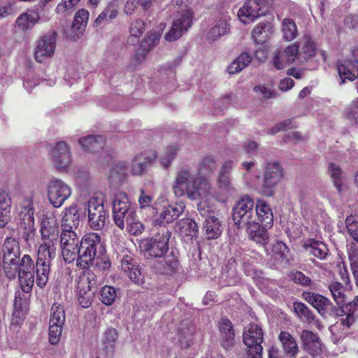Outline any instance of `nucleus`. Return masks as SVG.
Listing matches in <instances>:
<instances>
[{
	"label": "nucleus",
	"instance_id": "nucleus-1",
	"mask_svg": "<svg viewBox=\"0 0 358 358\" xmlns=\"http://www.w3.org/2000/svg\"><path fill=\"white\" fill-rule=\"evenodd\" d=\"M6 276L9 279H15L17 276L24 293H30L35 282L36 264L29 255H24L16 262L11 264L4 271Z\"/></svg>",
	"mask_w": 358,
	"mask_h": 358
},
{
	"label": "nucleus",
	"instance_id": "nucleus-2",
	"mask_svg": "<svg viewBox=\"0 0 358 358\" xmlns=\"http://www.w3.org/2000/svg\"><path fill=\"white\" fill-rule=\"evenodd\" d=\"M106 249L101 236L98 233L90 232L80 239V251L76 265L81 269H88L93 265L97 255Z\"/></svg>",
	"mask_w": 358,
	"mask_h": 358
},
{
	"label": "nucleus",
	"instance_id": "nucleus-3",
	"mask_svg": "<svg viewBox=\"0 0 358 358\" xmlns=\"http://www.w3.org/2000/svg\"><path fill=\"white\" fill-rule=\"evenodd\" d=\"M57 243L52 241H43L37 251L36 261V284L40 288L44 287L49 280L50 264L55 257Z\"/></svg>",
	"mask_w": 358,
	"mask_h": 358
},
{
	"label": "nucleus",
	"instance_id": "nucleus-4",
	"mask_svg": "<svg viewBox=\"0 0 358 358\" xmlns=\"http://www.w3.org/2000/svg\"><path fill=\"white\" fill-rule=\"evenodd\" d=\"M192 0H172V3L177 6L180 17H176L171 29L165 34L168 41H174L179 38L192 24L193 11L190 8Z\"/></svg>",
	"mask_w": 358,
	"mask_h": 358
},
{
	"label": "nucleus",
	"instance_id": "nucleus-5",
	"mask_svg": "<svg viewBox=\"0 0 358 358\" xmlns=\"http://www.w3.org/2000/svg\"><path fill=\"white\" fill-rule=\"evenodd\" d=\"M34 206L32 198H24L20 203L18 228L27 243L34 239L36 229L34 223Z\"/></svg>",
	"mask_w": 358,
	"mask_h": 358
},
{
	"label": "nucleus",
	"instance_id": "nucleus-6",
	"mask_svg": "<svg viewBox=\"0 0 358 358\" xmlns=\"http://www.w3.org/2000/svg\"><path fill=\"white\" fill-rule=\"evenodd\" d=\"M196 176L187 168H181L176 173L173 191L177 197L187 194L191 199L201 196L199 189L195 187Z\"/></svg>",
	"mask_w": 358,
	"mask_h": 358
},
{
	"label": "nucleus",
	"instance_id": "nucleus-7",
	"mask_svg": "<svg viewBox=\"0 0 358 358\" xmlns=\"http://www.w3.org/2000/svg\"><path fill=\"white\" fill-rule=\"evenodd\" d=\"M171 232L166 228H163L150 238H146L141 243V246L152 258H161L168 252Z\"/></svg>",
	"mask_w": 358,
	"mask_h": 358
},
{
	"label": "nucleus",
	"instance_id": "nucleus-8",
	"mask_svg": "<svg viewBox=\"0 0 358 358\" xmlns=\"http://www.w3.org/2000/svg\"><path fill=\"white\" fill-rule=\"evenodd\" d=\"M255 201L248 195L241 196L232 209V217L238 228H243L256 220L255 218Z\"/></svg>",
	"mask_w": 358,
	"mask_h": 358
},
{
	"label": "nucleus",
	"instance_id": "nucleus-9",
	"mask_svg": "<svg viewBox=\"0 0 358 358\" xmlns=\"http://www.w3.org/2000/svg\"><path fill=\"white\" fill-rule=\"evenodd\" d=\"M243 340L247 347V358H262L264 333L259 325L249 324L243 334Z\"/></svg>",
	"mask_w": 358,
	"mask_h": 358
},
{
	"label": "nucleus",
	"instance_id": "nucleus-10",
	"mask_svg": "<svg viewBox=\"0 0 358 358\" xmlns=\"http://www.w3.org/2000/svg\"><path fill=\"white\" fill-rule=\"evenodd\" d=\"M283 178V169L278 162H268L264 167V174L261 186V193L267 197L275 194V188Z\"/></svg>",
	"mask_w": 358,
	"mask_h": 358
},
{
	"label": "nucleus",
	"instance_id": "nucleus-11",
	"mask_svg": "<svg viewBox=\"0 0 358 358\" xmlns=\"http://www.w3.org/2000/svg\"><path fill=\"white\" fill-rule=\"evenodd\" d=\"M96 289L94 273L87 272L86 275L79 278L77 285V296L78 303L82 308H87L92 305Z\"/></svg>",
	"mask_w": 358,
	"mask_h": 358
},
{
	"label": "nucleus",
	"instance_id": "nucleus-12",
	"mask_svg": "<svg viewBox=\"0 0 358 358\" xmlns=\"http://www.w3.org/2000/svg\"><path fill=\"white\" fill-rule=\"evenodd\" d=\"M60 246L64 261L70 264L78 257L80 240L75 231H62L60 234Z\"/></svg>",
	"mask_w": 358,
	"mask_h": 358
},
{
	"label": "nucleus",
	"instance_id": "nucleus-13",
	"mask_svg": "<svg viewBox=\"0 0 358 358\" xmlns=\"http://www.w3.org/2000/svg\"><path fill=\"white\" fill-rule=\"evenodd\" d=\"M71 188L60 179L52 180L48 186V198L55 208H60L71 196Z\"/></svg>",
	"mask_w": 358,
	"mask_h": 358
},
{
	"label": "nucleus",
	"instance_id": "nucleus-14",
	"mask_svg": "<svg viewBox=\"0 0 358 358\" xmlns=\"http://www.w3.org/2000/svg\"><path fill=\"white\" fill-rule=\"evenodd\" d=\"M185 206L183 203H176L164 206L153 215L152 224L155 227H163L173 222L185 210Z\"/></svg>",
	"mask_w": 358,
	"mask_h": 358
},
{
	"label": "nucleus",
	"instance_id": "nucleus-15",
	"mask_svg": "<svg viewBox=\"0 0 358 358\" xmlns=\"http://www.w3.org/2000/svg\"><path fill=\"white\" fill-rule=\"evenodd\" d=\"M265 7V0H246L238 10V17L243 24H248L264 15Z\"/></svg>",
	"mask_w": 358,
	"mask_h": 358
},
{
	"label": "nucleus",
	"instance_id": "nucleus-16",
	"mask_svg": "<svg viewBox=\"0 0 358 358\" xmlns=\"http://www.w3.org/2000/svg\"><path fill=\"white\" fill-rule=\"evenodd\" d=\"M87 210L90 227L96 231L102 229L106 220V212L103 204L97 199L92 198L88 201Z\"/></svg>",
	"mask_w": 358,
	"mask_h": 358
},
{
	"label": "nucleus",
	"instance_id": "nucleus-17",
	"mask_svg": "<svg viewBox=\"0 0 358 358\" xmlns=\"http://www.w3.org/2000/svg\"><path fill=\"white\" fill-rule=\"evenodd\" d=\"M301 297L323 317L330 315L335 307L328 298L318 293L304 291Z\"/></svg>",
	"mask_w": 358,
	"mask_h": 358
},
{
	"label": "nucleus",
	"instance_id": "nucleus-18",
	"mask_svg": "<svg viewBox=\"0 0 358 358\" xmlns=\"http://www.w3.org/2000/svg\"><path fill=\"white\" fill-rule=\"evenodd\" d=\"M3 271L20 257L21 251L19 241L12 236L6 237L1 248Z\"/></svg>",
	"mask_w": 358,
	"mask_h": 358
},
{
	"label": "nucleus",
	"instance_id": "nucleus-19",
	"mask_svg": "<svg viewBox=\"0 0 358 358\" xmlns=\"http://www.w3.org/2000/svg\"><path fill=\"white\" fill-rule=\"evenodd\" d=\"M57 33L52 31L50 34L43 36L38 41L35 51L36 60L41 63L46 58L53 56L56 47Z\"/></svg>",
	"mask_w": 358,
	"mask_h": 358
},
{
	"label": "nucleus",
	"instance_id": "nucleus-20",
	"mask_svg": "<svg viewBox=\"0 0 358 358\" xmlns=\"http://www.w3.org/2000/svg\"><path fill=\"white\" fill-rule=\"evenodd\" d=\"M51 159L59 170L66 169L71 162V155L66 142L61 141L57 143L50 152Z\"/></svg>",
	"mask_w": 358,
	"mask_h": 358
},
{
	"label": "nucleus",
	"instance_id": "nucleus-21",
	"mask_svg": "<svg viewBox=\"0 0 358 358\" xmlns=\"http://www.w3.org/2000/svg\"><path fill=\"white\" fill-rule=\"evenodd\" d=\"M303 349L313 357L320 355L322 352V343L317 334L303 330L301 334Z\"/></svg>",
	"mask_w": 358,
	"mask_h": 358
},
{
	"label": "nucleus",
	"instance_id": "nucleus-22",
	"mask_svg": "<svg viewBox=\"0 0 358 358\" xmlns=\"http://www.w3.org/2000/svg\"><path fill=\"white\" fill-rule=\"evenodd\" d=\"M221 345L225 350L231 349L235 343V332L231 322L227 317H222L218 324Z\"/></svg>",
	"mask_w": 358,
	"mask_h": 358
},
{
	"label": "nucleus",
	"instance_id": "nucleus-23",
	"mask_svg": "<svg viewBox=\"0 0 358 358\" xmlns=\"http://www.w3.org/2000/svg\"><path fill=\"white\" fill-rule=\"evenodd\" d=\"M249 238L257 245L266 247L269 242V234L268 230L272 227H267L264 224H259L255 220L251 224L245 226Z\"/></svg>",
	"mask_w": 358,
	"mask_h": 358
},
{
	"label": "nucleus",
	"instance_id": "nucleus-24",
	"mask_svg": "<svg viewBox=\"0 0 358 358\" xmlns=\"http://www.w3.org/2000/svg\"><path fill=\"white\" fill-rule=\"evenodd\" d=\"M122 271L125 273L131 281L136 284L143 282V275L136 262L131 256L124 255L121 259Z\"/></svg>",
	"mask_w": 358,
	"mask_h": 358
},
{
	"label": "nucleus",
	"instance_id": "nucleus-25",
	"mask_svg": "<svg viewBox=\"0 0 358 358\" xmlns=\"http://www.w3.org/2000/svg\"><path fill=\"white\" fill-rule=\"evenodd\" d=\"M40 15L38 10L28 9L26 12L20 15L15 22V27L17 30L26 31L31 29L40 20Z\"/></svg>",
	"mask_w": 358,
	"mask_h": 358
},
{
	"label": "nucleus",
	"instance_id": "nucleus-26",
	"mask_svg": "<svg viewBox=\"0 0 358 358\" xmlns=\"http://www.w3.org/2000/svg\"><path fill=\"white\" fill-rule=\"evenodd\" d=\"M80 215L78 206L72 205L64 210V215L62 219V231H75L79 226Z\"/></svg>",
	"mask_w": 358,
	"mask_h": 358
},
{
	"label": "nucleus",
	"instance_id": "nucleus-27",
	"mask_svg": "<svg viewBox=\"0 0 358 358\" xmlns=\"http://www.w3.org/2000/svg\"><path fill=\"white\" fill-rule=\"evenodd\" d=\"M78 142L85 152L95 153L103 150L106 140L104 136L89 135L79 138Z\"/></svg>",
	"mask_w": 358,
	"mask_h": 358
},
{
	"label": "nucleus",
	"instance_id": "nucleus-28",
	"mask_svg": "<svg viewBox=\"0 0 358 358\" xmlns=\"http://www.w3.org/2000/svg\"><path fill=\"white\" fill-rule=\"evenodd\" d=\"M255 213L257 222L267 227L273 226V214L270 206L263 200H258L255 205Z\"/></svg>",
	"mask_w": 358,
	"mask_h": 358
},
{
	"label": "nucleus",
	"instance_id": "nucleus-29",
	"mask_svg": "<svg viewBox=\"0 0 358 358\" xmlns=\"http://www.w3.org/2000/svg\"><path fill=\"white\" fill-rule=\"evenodd\" d=\"M329 315L339 317V322L343 328H350L355 322V310L352 304L334 307Z\"/></svg>",
	"mask_w": 358,
	"mask_h": 358
},
{
	"label": "nucleus",
	"instance_id": "nucleus-30",
	"mask_svg": "<svg viewBox=\"0 0 358 358\" xmlns=\"http://www.w3.org/2000/svg\"><path fill=\"white\" fill-rule=\"evenodd\" d=\"M203 231L206 239H217L221 236L223 231L222 222L215 215H210L205 220Z\"/></svg>",
	"mask_w": 358,
	"mask_h": 358
},
{
	"label": "nucleus",
	"instance_id": "nucleus-31",
	"mask_svg": "<svg viewBox=\"0 0 358 358\" xmlns=\"http://www.w3.org/2000/svg\"><path fill=\"white\" fill-rule=\"evenodd\" d=\"M156 158L157 152L155 151L149 155H147L145 153H140L136 155L131 162V173L134 176L142 175L148 165L151 164Z\"/></svg>",
	"mask_w": 358,
	"mask_h": 358
},
{
	"label": "nucleus",
	"instance_id": "nucleus-32",
	"mask_svg": "<svg viewBox=\"0 0 358 358\" xmlns=\"http://www.w3.org/2000/svg\"><path fill=\"white\" fill-rule=\"evenodd\" d=\"M303 248L309 254L313 255L320 260H324L329 255V249L327 245L315 238H308L303 245Z\"/></svg>",
	"mask_w": 358,
	"mask_h": 358
},
{
	"label": "nucleus",
	"instance_id": "nucleus-33",
	"mask_svg": "<svg viewBox=\"0 0 358 358\" xmlns=\"http://www.w3.org/2000/svg\"><path fill=\"white\" fill-rule=\"evenodd\" d=\"M278 339L282 343L285 355L291 358H296L299 350L295 338L291 334L285 331H281Z\"/></svg>",
	"mask_w": 358,
	"mask_h": 358
},
{
	"label": "nucleus",
	"instance_id": "nucleus-34",
	"mask_svg": "<svg viewBox=\"0 0 358 358\" xmlns=\"http://www.w3.org/2000/svg\"><path fill=\"white\" fill-rule=\"evenodd\" d=\"M178 231L184 237H189L192 239L199 234V227L196 222L191 218H183L176 223Z\"/></svg>",
	"mask_w": 358,
	"mask_h": 358
},
{
	"label": "nucleus",
	"instance_id": "nucleus-35",
	"mask_svg": "<svg viewBox=\"0 0 358 358\" xmlns=\"http://www.w3.org/2000/svg\"><path fill=\"white\" fill-rule=\"evenodd\" d=\"M118 336V332L115 328H108L105 331L101 342L102 350L106 357L113 356Z\"/></svg>",
	"mask_w": 358,
	"mask_h": 358
},
{
	"label": "nucleus",
	"instance_id": "nucleus-36",
	"mask_svg": "<svg viewBox=\"0 0 358 358\" xmlns=\"http://www.w3.org/2000/svg\"><path fill=\"white\" fill-rule=\"evenodd\" d=\"M271 33L272 28L270 24L259 22L252 30V38L257 44H264L268 40Z\"/></svg>",
	"mask_w": 358,
	"mask_h": 358
},
{
	"label": "nucleus",
	"instance_id": "nucleus-37",
	"mask_svg": "<svg viewBox=\"0 0 358 358\" xmlns=\"http://www.w3.org/2000/svg\"><path fill=\"white\" fill-rule=\"evenodd\" d=\"M337 69L343 82L345 80H355L358 76V68H356V65L352 61H345L342 64H338Z\"/></svg>",
	"mask_w": 358,
	"mask_h": 358
},
{
	"label": "nucleus",
	"instance_id": "nucleus-38",
	"mask_svg": "<svg viewBox=\"0 0 358 358\" xmlns=\"http://www.w3.org/2000/svg\"><path fill=\"white\" fill-rule=\"evenodd\" d=\"M88 18L89 12L87 10L82 8L76 12L72 25V29L77 35L82 34L84 32Z\"/></svg>",
	"mask_w": 358,
	"mask_h": 358
},
{
	"label": "nucleus",
	"instance_id": "nucleus-39",
	"mask_svg": "<svg viewBox=\"0 0 358 358\" xmlns=\"http://www.w3.org/2000/svg\"><path fill=\"white\" fill-rule=\"evenodd\" d=\"M41 234L43 241H52L53 243H57L58 229L55 224H51L48 220L42 221Z\"/></svg>",
	"mask_w": 358,
	"mask_h": 358
},
{
	"label": "nucleus",
	"instance_id": "nucleus-40",
	"mask_svg": "<svg viewBox=\"0 0 358 358\" xmlns=\"http://www.w3.org/2000/svg\"><path fill=\"white\" fill-rule=\"evenodd\" d=\"M294 312L304 322L312 323L315 320V315L309 308L302 302L293 303Z\"/></svg>",
	"mask_w": 358,
	"mask_h": 358
},
{
	"label": "nucleus",
	"instance_id": "nucleus-41",
	"mask_svg": "<svg viewBox=\"0 0 358 358\" xmlns=\"http://www.w3.org/2000/svg\"><path fill=\"white\" fill-rule=\"evenodd\" d=\"M252 61V57L248 53H242L237 57L228 66L227 71L229 74H236L241 71Z\"/></svg>",
	"mask_w": 358,
	"mask_h": 358
},
{
	"label": "nucleus",
	"instance_id": "nucleus-42",
	"mask_svg": "<svg viewBox=\"0 0 358 358\" xmlns=\"http://www.w3.org/2000/svg\"><path fill=\"white\" fill-rule=\"evenodd\" d=\"M118 10L114 4H108L106 8L98 15L94 22V25L97 27L102 24L109 23L112 20L116 18Z\"/></svg>",
	"mask_w": 358,
	"mask_h": 358
},
{
	"label": "nucleus",
	"instance_id": "nucleus-43",
	"mask_svg": "<svg viewBox=\"0 0 358 358\" xmlns=\"http://www.w3.org/2000/svg\"><path fill=\"white\" fill-rule=\"evenodd\" d=\"M129 31V36L127 42L130 44H134L145 31L144 21L141 19H136L130 24Z\"/></svg>",
	"mask_w": 358,
	"mask_h": 358
},
{
	"label": "nucleus",
	"instance_id": "nucleus-44",
	"mask_svg": "<svg viewBox=\"0 0 358 358\" xmlns=\"http://www.w3.org/2000/svg\"><path fill=\"white\" fill-rule=\"evenodd\" d=\"M282 37L286 41H292L298 35V29L295 22L289 17L284 18L282 22Z\"/></svg>",
	"mask_w": 358,
	"mask_h": 358
},
{
	"label": "nucleus",
	"instance_id": "nucleus-45",
	"mask_svg": "<svg viewBox=\"0 0 358 358\" xmlns=\"http://www.w3.org/2000/svg\"><path fill=\"white\" fill-rule=\"evenodd\" d=\"M328 172L330 174L334 185L339 193L342 191L343 185V172L339 165L330 162L328 165Z\"/></svg>",
	"mask_w": 358,
	"mask_h": 358
},
{
	"label": "nucleus",
	"instance_id": "nucleus-46",
	"mask_svg": "<svg viewBox=\"0 0 358 358\" xmlns=\"http://www.w3.org/2000/svg\"><path fill=\"white\" fill-rule=\"evenodd\" d=\"M316 46L311 37L306 35L303 37V45L299 52V59L307 62L315 55Z\"/></svg>",
	"mask_w": 358,
	"mask_h": 358
},
{
	"label": "nucleus",
	"instance_id": "nucleus-47",
	"mask_svg": "<svg viewBox=\"0 0 358 358\" xmlns=\"http://www.w3.org/2000/svg\"><path fill=\"white\" fill-rule=\"evenodd\" d=\"M230 31L229 24L225 20H218L216 24L210 29L208 34V38L214 41L227 34Z\"/></svg>",
	"mask_w": 358,
	"mask_h": 358
},
{
	"label": "nucleus",
	"instance_id": "nucleus-48",
	"mask_svg": "<svg viewBox=\"0 0 358 358\" xmlns=\"http://www.w3.org/2000/svg\"><path fill=\"white\" fill-rule=\"evenodd\" d=\"M163 264L161 271L165 275H172L176 273L179 268V262L178 258L171 253L169 255L163 257Z\"/></svg>",
	"mask_w": 358,
	"mask_h": 358
},
{
	"label": "nucleus",
	"instance_id": "nucleus-49",
	"mask_svg": "<svg viewBox=\"0 0 358 358\" xmlns=\"http://www.w3.org/2000/svg\"><path fill=\"white\" fill-rule=\"evenodd\" d=\"M331 296L338 306H344L345 301V289L342 283L333 282L329 285Z\"/></svg>",
	"mask_w": 358,
	"mask_h": 358
},
{
	"label": "nucleus",
	"instance_id": "nucleus-50",
	"mask_svg": "<svg viewBox=\"0 0 358 358\" xmlns=\"http://www.w3.org/2000/svg\"><path fill=\"white\" fill-rule=\"evenodd\" d=\"M217 167V162L213 156L203 157L199 165V174L203 176H209Z\"/></svg>",
	"mask_w": 358,
	"mask_h": 358
},
{
	"label": "nucleus",
	"instance_id": "nucleus-51",
	"mask_svg": "<svg viewBox=\"0 0 358 358\" xmlns=\"http://www.w3.org/2000/svg\"><path fill=\"white\" fill-rule=\"evenodd\" d=\"M128 166L127 162H119L116 163L109 171L108 179L121 181L124 178Z\"/></svg>",
	"mask_w": 358,
	"mask_h": 358
},
{
	"label": "nucleus",
	"instance_id": "nucleus-52",
	"mask_svg": "<svg viewBox=\"0 0 358 358\" xmlns=\"http://www.w3.org/2000/svg\"><path fill=\"white\" fill-rule=\"evenodd\" d=\"M66 315L64 307L58 303H54L50 310V317L49 323L64 324Z\"/></svg>",
	"mask_w": 358,
	"mask_h": 358
},
{
	"label": "nucleus",
	"instance_id": "nucleus-53",
	"mask_svg": "<svg viewBox=\"0 0 358 358\" xmlns=\"http://www.w3.org/2000/svg\"><path fill=\"white\" fill-rule=\"evenodd\" d=\"M100 301L106 306H110L113 303L116 296V290L112 286L105 285L99 292Z\"/></svg>",
	"mask_w": 358,
	"mask_h": 358
},
{
	"label": "nucleus",
	"instance_id": "nucleus-54",
	"mask_svg": "<svg viewBox=\"0 0 358 358\" xmlns=\"http://www.w3.org/2000/svg\"><path fill=\"white\" fill-rule=\"evenodd\" d=\"M25 293L22 290L17 291L15 294V299L13 302V315L20 316V313L26 308L27 304V299L24 294Z\"/></svg>",
	"mask_w": 358,
	"mask_h": 358
},
{
	"label": "nucleus",
	"instance_id": "nucleus-55",
	"mask_svg": "<svg viewBox=\"0 0 358 358\" xmlns=\"http://www.w3.org/2000/svg\"><path fill=\"white\" fill-rule=\"evenodd\" d=\"M194 330L190 327L181 328L178 332V340L182 348H188L193 340Z\"/></svg>",
	"mask_w": 358,
	"mask_h": 358
},
{
	"label": "nucleus",
	"instance_id": "nucleus-56",
	"mask_svg": "<svg viewBox=\"0 0 358 358\" xmlns=\"http://www.w3.org/2000/svg\"><path fill=\"white\" fill-rule=\"evenodd\" d=\"M289 276L295 284L302 287H312L314 284L310 278L306 275L301 271H292L289 274Z\"/></svg>",
	"mask_w": 358,
	"mask_h": 358
},
{
	"label": "nucleus",
	"instance_id": "nucleus-57",
	"mask_svg": "<svg viewBox=\"0 0 358 358\" xmlns=\"http://www.w3.org/2000/svg\"><path fill=\"white\" fill-rule=\"evenodd\" d=\"M127 224L128 232L134 236L141 234L145 229L143 224L139 221L136 213V217H130L129 218Z\"/></svg>",
	"mask_w": 358,
	"mask_h": 358
},
{
	"label": "nucleus",
	"instance_id": "nucleus-58",
	"mask_svg": "<svg viewBox=\"0 0 358 358\" xmlns=\"http://www.w3.org/2000/svg\"><path fill=\"white\" fill-rule=\"evenodd\" d=\"M345 225L350 236L358 243V217L352 215L348 216Z\"/></svg>",
	"mask_w": 358,
	"mask_h": 358
},
{
	"label": "nucleus",
	"instance_id": "nucleus-59",
	"mask_svg": "<svg viewBox=\"0 0 358 358\" xmlns=\"http://www.w3.org/2000/svg\"><path fill=\"white\" fill-rule=\"evenodd\" d=\"M178 150V145H170L166 148L164 154L161 157V163L164 167H169L172 161L177 155Z\"/></svg>",
	"mask_w": 358,
	"mask_h": 358
},
{
	"label": "nucleus",
	"instance_id": "nucleus-60",
	"mask_svg": "<svg viewBox=\"0 0 358 358\" xmlns=\"http://www.w3.org/2000/svg\"><path fill=\"white\" fill-rule=\"evenodd\" d=\"M280 53L285 57V61L291 64L296 59H299V47L297 44L294 43L287 47L283 51L280 50Z\"/></svg>",
	"mask_w": 358,
	"mask_h": 358
},
{
	"label": "nucleus",
	"instance_id": "nucleus-61",
	"mask_svg": "<svg viewBox=\"0 0 358 358\" xmlns=\"http://www.w3.org/2000/svg\"><path fill=\"white\" fill-rule=\"evenodd\" d=\"M63 325L56 323H50L49 342L52 345H57L61 338Z\"/></svg>",
	"mask_w": 358,
	"mask_h": 358
},
{
	"label": "nucleus",
	"instance_id": "nucleus-62",
	"mask_svg": "<svg viewBox=\"0 0 358 358\" xmlns=\"http://www.w3.org/2000/svg\"><path fill=\"white\" fill-rule=\"evenodd\" d=\"M95 266L100 271H109L111 263L107 255L106 249L101 252V255H97L94 259Z\"/></svg>",
	"mask_w": 358,
	"mask_h": 358
},
{
	"label": "nucleus",
	"instance_id": "nucleus-63",
	"mask_svg": "<svg viewBox=\"0 0 358 358\" xmlns=\"http://www.w3.org/2000/svg\"><path fill=\"white\" fill-rule=\"evenodd\" d=\"M217 184L220 189L227 192L228 194L235 191L234 187L231 185L230 175L229 174L220 172L217 177Z\"/></svg>",
	"mask_w": 358,
	"mask_h": 358
},
{
	"label": "nucleus",
	"instance_id": "nucleus-64",
	"mask_svg": "<svg viewBox=\"0 0 358 358\" xmlns=\"http://www.w3.org/2000/svg\"><path fill=\"white\" fill-rule=\"evenodd\" d=\"M160 37L161 36L158 33H150L141 41V47L150 51L152 48L158 44Z\"/></svg>",
	"mask_w": 358,
	"mask_h": 358
}]
</instances>
